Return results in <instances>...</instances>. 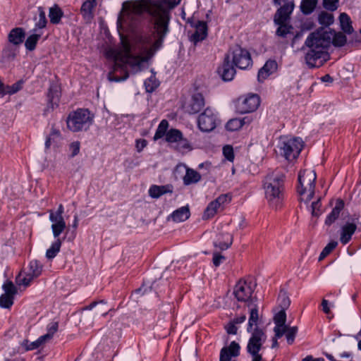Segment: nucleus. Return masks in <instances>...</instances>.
<instances>
[{
    "instance_id": "nucleus-38",
    "label": "nucleus",
    "mask_w": 361,
    "mask_h": 361,
    "mask_svg": "<svg viewBox=\"0 0 361 361\" xmlns=\"http://www.w3.org/2000/svg\"><path fill=\"white\" fill-rule=\"evenodd\" d=\"M319 23L324 26H329L334 22V16L327 11H322L318 16Z\"/></svg>"
},
{
    "instance_id": "nucleus-28",
    "label": "nucleus",
    "mask_w": 361,
    "mask_h": 361,
    "mask_svg": "<svg viewBox=\"0 0 361 361\" xmlns=\"http://www.w3.org/2000/svg\"><path fill=\"white\" fill-rule=\"evenodd\" d=\"M339 20L341 28L344 33L351 35L354 32V29L352 26L351 19L347 13H341L339 16Z\"/></svg>"
},
{
    "instance_id": "nucleus-57",
    "label": "nucleus",
    "mask_w": 361,
    "mask_h": 361,
    "mask_svg": "<svg viewBox=\"0 0 361 361\" xmlns=\"http://www.w3.org/2000/svg\"><path fill=\"white\" fill-rule=\"evenodd\" d=\"M320 199L318 198L317 201L313 202L312 203V216H318L320 214L319 207H320Z\"/></svg>"
},
{
    "instance_id": "nucleus-2",
    "label": "nucleus",
    "mask_w": 361,
    "mask_h": 361,
    "mask_svg": "<svg viewBox=\"0 0 361 361\" xmlns=\"http://www.w3.org/2000/svg\"><path fill=\"white\" fill-rule=\"evenodd\" d=\"M250 308V316L247 327V332L250 333V337L248 340L246 350L251 356V361H266L262 356L264 344L267 339V336L264 329L257 326L259 322L258 306L255 303L248 304Z\"/></svg>"
},
{
    "instance_id": "nucleus-45",
    "label": "nucleus",
    "mask_w": 361,
    "mask_h": 361,
    "mask_svg": "<svg viewBox=\"0 0 361 361\" xmlns=\"http://www.w3.org/2000/svg\"><path fill=\"white\" fill-rule=\"evenodd\" d=\"M59 327V324L56 322H51L47 326V333L42 336V338L45 341V342L48 340H50L54 334L57 331Z\"/></svg>"
},
{
    "instance_id": "nucleus-46",
    "label": "nucleus",
    "mask_w": 361,
    "mask_h": 361,
    "mask_svg": "<svg viewBox=\"0 0 361 361\" xmlns=\"http://www.w3.org/2000/svg\"><path fill=\"white\" fill-rule=\"evenodd\" d=\"M279 305L281 307V310H286L290 304V300L285 292L280 293L278 298Z\"/></svg>"
},
{
    "instance_id": "nucleus-23",
    "label": "nucleus",
    "mask_w": 361,
    "mask_h": 361,
    "mask_svg": "<svg viewBox=\"0 0 361 361\" xmlns=\"http://www.w3.org/2000/svg\"><path fill=\"white\" fill-rule=\"evenodd\" d=\"M343 201L341 200H338L331 212L327 216L325 224L328 226L331 225L340 216V213L343 209Z\"/></svg>"
},
{
    "instance_id": "nucleus-10",
    "label": "nucleus",
    "mask_w": 361,
    "mask_h": 361,
    "mask_svg": "<svg viewBox=\"0 0 361 361\" xmlns=\"http://www.w3.org/2000/svg\"><path fill=\"white\" fill-rule=\"evenodd\" d=\"M64 208L63 204H59L56 212L49 210V220L51 221V230L54 238L59 235L66 228V224L63 216Z\"/></svg>"
},
{
    "instance_id": "nucleus-62",
    "label": "nucleus",
    "mask_w": 361,
    "mask_h": 361,
    "mask_svg": "<svg viewBox=\"0 0 361 361\" xmlns=\"http://www.w3.org/2000/svg\"><path fill=\"white\" fill-rule=\"evenodd\" d=\"M322 310L326 314L330 313V307L328 300L323 299L322 302Z\"/></svg>"
},
{
    "instance_id": "nucleus-7",
    "label": "nucleus",
    "mask_w": 361,
    "mask_h": 361,
    "mask_svg": "<svg viewBox=\"0 0 361 361\" xmlns=\"http://www.w3.org/2000/svg\"><path fill=\"white\" fill-rule=\"evenodd\" d=\"M333 30L320 28L312 32L306 39L305 44L307 47L326 50L331 43Z\"/></svg>"
},
{
    "instance_id": "nucleus-55",
    "label": "nucleus",
    "mask_w": 361,
    "mask_h": 361,
    "mask_svg": "<svg viewBox=\"0 0 361 361\" xmlns=\"http://www.w3.org/2000/svg\"><path fill=\"white\" fill-rule=\"evenodd\" d=\"M225 260V257L218 252H214L213 253L212 262L215 267H219L223 261Z\"/></svg>"
},
{
    "instance_id": "nucleus-61",
    "label": "nucleus",
    "mask_w": 361,
    "mask_h": 361,
    "mask_svg": "<svg viewBox=\"0 0 361 361\" xmlns=\"http://www.w3.org/2000/svg\"><path fill=\"white\" fill-rule=\"evenodd\" d=\"M98 304H101V307L97 310V314H102L105 316L108 313L107 308L105 307V303L103 301H100Z\"/></svg>"
},
{
    "instance_id": "nucleus-17",
    "label": "nucleus",
    "mask_w": 361,
    "mask_h": 361,
    "mask_svg": "<svg viewBox=\"0 0 361 361\" xmlns=\"http://www.w3.org/2000/svg\"><path fill=\"white\" fill-rule=\"evenodd\" d=\"M218 72L224 80L230 81L233 80L235 74V70L230 63V54L226 56L222 66L218 69Z\"/></svg>"
},
{
    "instance_id": "nucleus-9",
    "label": "nucleus",
    "mask_w": 361,
    "mask_h": 361,
    "mask_svg": "<svg viewBox=\"0 0 361 361\" xmlns=\"http://www.w3.org/2000/svg\"><path fill=\"white\" fill-rule=\"evenodd\" d=\"M305 54V60L309 68H319L322 66L330 58L326 50L309 47Z\"/></svg>"
},
{
    "instance_id": "nucleus-18",
    "label": "nucleus",
    "mask_w": 361,
    "mask_h": 361,
    "mask_svg": "<svg viewBox=\"0 0 361 361\" xmlns=\"http://www.w3.org/2000/svg\"><path fill=\"white\" fill-rule=\"evenodd\" d=\"M233 240V234L228 232L220 233L214 241V246L220 250H226L231 246Z\"/></svg>"
},
{
    "instance_id": "nucleus-1",
    "label": "nucleus",
    "mask_w": 361,
    "mask_h": 361,
    "mask_svg": "<svg viewBox=\"0 0 361 361\" xmlns=\"http://www.w3.org/2000/svg\"><path fill=\"white\" fill-rule=\"evenodd\" d=\"M180 1L130 0L123 3L118 23L133 26L146 13L152 17L151 27L149 32L142 34L137 38L133 52L126 41L122 42V49L120 51H107V56L112 57L115 63L113 71L108 74L110 81L119 82L126 80L128 73L123 64H129L140 70L143 64L163 47L164 39L170 30V11L178 5Z\"/></svg>"
},
{
    "instance_id": "nucleus-22",
    "label": "nucleus",
    "mask_w": 361,
    "mask_h": 361,
    "mask_svg": "<svg viewBox=\"0 0 361 361\" xmlns=\"http://www.w3.org/2000/svg\"><path fill=\"white\" fill-rule=\"evenodd\" d=\"M357 229V226L353 223H347L341 228L340 240L343 245L347 244L351 239Z\"/></svg>"
},
{
    "instance_id": "nucleus-34",
    "label": "nucleus",
    "mask_w": 361,
    "mask_h": 361,
    "mask_svg": "<svg viewBox=\"0 0 361 361\" xmlns=\"http://www.w3.org/2000/svg\"><path fill=\"white\" fill-rule=\"evenodd\" d=\"M34 279V276L27 272H20L16 277V282L18 286H23L26 288L30 285V283Z\"/></svg>"
},
{
    "instance_id": "nucleus-54",
    "label": "nucleus",
    "mask_w": 361,
    "mask_h": 361,
    "mask_svg": "<svg viewBox=\"0 0 361 361\" xmlns=\"http://www.w3.org/2000/svg\"><path fill=\"white\" fill-rule=\"evenodd\" d=\"M177 147L179 151L183 152L186 149H190V146L188 141L183 137L177 142Z\"/></svg>"
},
{
    "instance_id": "nucleus-58",
    "label": "nucleus",
    "mask_w": 361,
    "mask_h": 361,
    "mask_svg": "<svg viewBox=\"0 0 361 361\" xmlns=\"http://www.w3.org/2000/svg\"><path fill=\"white\" fill-rule=\"evenodd\" d=\"M226 329L228 334H236L238 331V328L235 326V324L232 321L226 326Z\"/></svg>"
},
{
    "instance_id": "nucleus-43",
    "label": "nucleus",
    "mask_w": 361,
    "mask_h": 361,
    "mask_svg": "<svg viewBox=\"0 0 361 361\" xmlns=\"http://www.w3.org/2000/svg\"><path fill=\"white\" fill-rule=\"evenodd\" d=\"M39 11V19L37 22L35 23V29H37L39 31H41V30L46 27L47 20L46 18L45 12L44 11L43 8L42 7L38 8Z\"/></svg>"
},
{
    "instance_id": "nucleus-53",
    "label": "nucleus",
    "mask_w": 361,
    "mask_h": 361,
    "mask_svg": "<svg viewBox=\"0 0 361 361\" xmlns=\"http://www.w3.org/2000/svg\"><path fill=\"white\" fill-rule=\"evenodd\" d=\"M145 85L147 92H152L159 85L155 79L149 78L145 82Z\"/></svg>"
},
{
    "instance_id": "nucleus-49",
    "label": "nucleus",
    "mask_w": 361,
    "mask_h": 361,
    "mask_svg": "<svg viewBox=\"0 0 361 361\" xmlns=\"http://www.w3.org/2000/svg\"><path fill=\"white\" fill-rule=\"evenodd\" d=\"M2 288L5 291L4 294L13 297L17 293L16 288L11 281H6Z\"/></svg>"
},
{
    "instance_id": "nucleus-64",
    "label": "nucleus",
    "mask_w": 361,
    "mask_h": 361,
    "mask_svg": "<svg viewBox=\"0 0 361 361\" xmlns=\"http://www.w3.org/2000/svg\"><path fill=\"white\" fill-rule=\"evenodd\" d=\"M302 361H324V358H314L312 355H308L303 358Z\"/></svg>"
},
{
    "instance_id": "nucleus-24",
    "label": "nucleus",
    "mask_w": 361,
    "mask_h": 361,
    "mask_svg": "<svg viewBox=\"0 0 361 361\" xmlns=\"http://www.w3.org/2000/svg\"><path fill=\"white\" fill-rule=\"evenodd\" d=\"M25 32L21 27H16L11 30L8 38L9 42L13 45H18L23 42L25 38Z\"/></svg>"
},
{
    "instance_id": "nucleus-59",
    "label": "nucleus",
    "mask_w": 361,
    "mask_h": 361,
    "mask_svg": "<svg viewBox=\"0 0 361 361\" xmlns=\"http://www.w3.org/2000/svg\"><path fill=\"white\" fill-rule=\"evenodd\" d=\"M6 88V92L4 94H13L17 92L20 89V85L18 83L13 85L11 87L7 86Z\"/></svg>"
},
{
    "instance_id": "nucleus-8",
    "label": "nucleus",
    "mask_w": 361,
    "mask_h": 361,
    "mask_svg": "<svg viewBox=\"0 0 361 361\" xmlns=\"http://www.w3.org/2000/svg\"><path fill=\"white\" fill-rule=\"evenodd\" d=\"M254 287L252 283L240 279L234 287L233 295L238 301L246 302L247 305L257 301L255 298L252 297Z\"/></svg>"
},
{
    "instance_id": "nucleus-47",
    "label": "nucleus",
    "mask_w": 361,
    "mask_h": 361,
    "mask_svg": "<svg viewBox=\"0 0 361 361\" xmlns=\"http://www.w3.org/2000/svg\"><path fill=\"white\" fill-rule=\"evenodd\" d=\"M338 245L336 241L330 242L322 251L319 260L321 261L324 259Z\"/></svg>"
},
{
    "instance_id": "nucleus-20",
    "label": "nucleus",
    "mask_w": 361,
    "mask_h": 361,
    "mask_svg": "<svg viewBox=\"0 0 361 361\" xmlns=\"http://www.w3.org/2000/svg\"><path fill=\"white\" fill-rule=\"evenodd\" d=\"M195 31L191 36L194 44L204 39L207 36V25L204 21H198L195 25Z\"/></svg>"
},
{
    "instance_id": "nucleus-6",
    "label": "nucleus",
    "mask_w": 361,
    "mask_h": 361,
    "mask_svg": "<svg viewBox=\"0 0 361 361\" xmlns=\"http://www.w3.org/2000/svg\"><path fill=\"white\" fill-rule=\"evenodd\" d=\"M92 121L93 116L87 109H79L68 115L66 123L70 130L78 132L87 130Z\"/></svg>"
},
{
    "instance_id": "nucleus-26",
    "label": "nucleus",
    "mask_w": 361,
    "mask_h": 361,
    "mask_svg": "<svg viewBox=\"0 0 361 361\" xmlns=\"http://www.w3.org/2000/svg\"><path fill=\"white\" fill-rule=\"evenodd\" d=\"M200 179L201 175L200 173L192 169L186 168V172L183 178V183L185 185L197 183L200 180Z\"/></svg>"
},
{
    "instance_id": "nucleus-4",
    "label": "nucleus",
    "mask_w": 361,
    "mask_h": 361,
    "mask_svg": "<svg viewBox=\"0 0 361 361\" xmlns=\"http://www.w3.org/2000/svg\"><path fill=\"white\" fill-rule=\"evenodd\" d=\"M316 178L314 170L304 169L299 173L298 192L301 201L308 202L313 197Z\"/></svg>"
},
{
    "instance_id": "nucleus-51",
    "label": "nucleus",
    "mask_w": 361,
    "mask_h": 361,
    "mask_svg": "<svg viewBox=\"0 0 361 361\" xmlns=\"http://www.w3.org/2000/svg\"><path fill=\"white\" fill-rule=\"evenodd\" d=\"M223 154L224 157L228 160L232 161L234 159L233 149L230 145H226L223 148Z\"/></svg>"
},
{
    "instance_id": "nucleus-52",
    "label": "nucleus",
    "mask_w": 361,
    "mask_h": 361,
    "mask_svg": "<svg viewBox=\"0 0 361 361\" xmlns=\"http://www.w3.org/2000/svg\"><path fill=\"white\" fill-rule=\"evenodd\" d=\"M276 24L279 25V27L276 30V35L278 36L285 37L290 32V27H288L285 23Z\"/></svg>"
},
{
    "instance_id": "nucleus-14",
    "label": "nucleus",
    "mask_w": 361,
    "mask_h": 361,
    "mask_svg": "<svg viewBox=\"0 0 361 361\" xmlns=\"http://www.w3.org/2000/svg\"><path fill=\"white\" fill-rule=\"evenodd\" d=\"M282 3L283 5L277 11L274 16L276 23H286L294 8V3L291 0H274V4L276 5H281Z\"/></svg>"
},
{
    "instance_id": "nucleus-3",
    "label": "nucleus",
    "mask_w": 361,
    "mask_h": 361,
    "mask_svg": "<svg viewBox=\"0 0 361 361\" xmlns=\"http://www.w3.org/2000/svg\"><path fill=\"white\" fill-rule=\"evenodd\" d=\"M284 175L280 171L269 173L263 182L265 198L270 207L277 208L283 199Z\"/></svg>"
},
{
    "instance_id": "nucleus-60",
    "label": "nucleus",
    "mask_w": 361,
    "mask_h": 361,
    "mask_svg": "<svg viewBox=\"0 0 361 361\" xmlns=\"http://www.w3.org/2000/svg\"><path fill=\"white\" fill-rule=\"evenodd\" d=\"M147 145V141L144 139L138 140L136 142V147L138 152L142 151Z\"/></svg>"
},
{
    "instance_id": "nucleus-32",
    "label": "nucleus",
    "mask_w": 361,
    "mask_h": 361,
    "mask_svg": "<svg viewBox=\"0 0 361 361\" xmlns=\"http://www.w3.org/2000/svg\"><path fill=\"white\" fill-rule=\"evenodd\" d=\"M54 238L56 239L55 241L51 244V247L46 252V257L48 259H52L57 255L62 245L61 239H60L59 237Z\"/></svg>"
},
{
    "instance_id": "nucleus-27",
    "label": "nucleus",
    "mask_w": 361,
    "mask_h": 361,
    "mask_svg": "<svg viewBox=\"0 0 361 361\" xmlns=\"http://www.w3.org/2000/svg\"><path fill=\"white\" fill-rule=\"evenodd\" d=\"M97 5V0L85 1L80 8V11L85 19L90 20L93 18V9Z\"/></svg>"
},
{
    "instance_id": "nucleus-16",
    "label": "nucleus",
    "mask_w": 361,
    "mask_h": 361,
    "mask_svg": "<svg viewBox=\"0 0 361 361\" xmlns=\"http://www.w3.org/2000/svg\"><path fill=\"white\" fill-rule=\"evenodd\" d=\"M204 98L201 93H195L185 104V109L189 114H197L204 106Z\"/></svg>"
},
{
    "instance_id": "nucleus-41",
    "label": "nucleus",
    "mask_w": 361,
    "mask_h": 361,
    "mask_svg": "<svg viewBox=\"0 0 361 361\" xmlns=\"http://www.w3.org/2000/svg\"><path fill=\"white\" fill-rule=\"evenodd\" d=\"M45 343V341L40 336L37 341L30 343L27 340H24L22 345L25 350H32L38 348L40 345Z\"/></svg>"
},
{
    "instance_id": "nucleus-35",
    "label": "nucleus",
    "mask_w": 361,
    "mask_h": 361,
    "mask_svg": "<svg viewBox=\"0 0 361 361\" xmlns=\"http://www.w3.org/2000/svg\"><path fill=\"white\" fill-rule=\"evenodd\" d=\"M318 0H302L300 4L301 11L305 14H310L316 8Z\"/></svg>"
},
{
    "instance_id": "nucleus-33",
    "label": "nucleus",
    "mask_w": 361,
    "mask_h": 361,
    "mask_svg": "<svg viewBox=\"0 0 361 361\" xmlns=\"http://www.w3.org/2000/svg\"><path fill=\"white\" fill-rule=\"evenodd\" d=\"M63 16L62 10L57 5L49 8V17L52 24H59Z\"/></svg>"
},
{
    "instance_id": "nucleus-63",
    "label": "nucleus",
    "mask_w": 361,
    "mask_h": 361,
    "mask_svg": "<svg viewBox=\"0 0 361 361\" xmlns=\"http://www.w3.org/2000/svg\"><path fill=\"white\" fill-rule=\"evenodd\" d=\"M61 135L60 131L54 127L51 128V133L49 136H51V137L53 139V140H55V139L59 138Z\"/></svg>"
},
{
    "instance_id": "nucleus-50",
    "label": "nucleus",
    "mask_w": 361,
    "mask_h": 361,
    "mask_svg": "<svg viewBox=\"0 0 361 361\" xmlns=\"http://www.w3.org/2000/svg\"><path fill=\"white\" fill-rule=\"evenodd\" d=\"M339 0H323L324 7L330 11H334L338 8Z\"/></svg>"
},
{
    "instance_id": "nucleus-5",
    "label": "nucleus",
    "mask_w": 361,
    "mask_h": 361,
    "mask_svg": "<svg viewBox=\"0 0 361 361\" xmlns=\"http://www.w3.org/2000/svg\"><path fill=\"white\" fill-rule=\"evenodd\" d=\"M302 147L301 139L290 136H281L276 152L286 160L292 161L298 157Z\"/></svg>"
},
{
    "instance_id": "nucleus-30",
    "label": "nucleus",
    "mask_w": 361,
    "mask_h": 361,
    "mask_svg": "<svg viewBox=\"0 0 361 361\" xmlns=\"http://www.w3.org/2000/svg\"><path fill=\"white\" fill-rule=\"evenodd\" d=\"M190 210L187 207H183L174 211L171 214V219L176 222H182L190 217Z\"/></svg>"
},
{
    "instance_id": "nucleus-29",
    "label": "nucleus",
    "mask_w": 361,
    "mask_h": 361,
    "mask_svg": "<svg viewBox=\"0 0 361 361\" xmlns=\"http://www.w3.org/2000/svg\"><path fill=\"white\" fill-rule=\"evenodd\" d=\"M173 187L171 185H152L149 190V194L152 197L158 198L161 195L167 192H172Z\"/></svg>"
},
{
    "instance_id": "nucleus-12",
    "label": "nucleus",
    "mask_w": 361,
    "mask_h": 361,
    "mask_svg": "<svg viewBox=\"0 0 361 361\" xmlns=\"http://www.w3.org/2000/svg\"><path fill=\"white\" fill-rule=\"evenodd\" d=\"M260 98L257 94H248L241 97L238 102V111L241 114L251 113L257 109Z\"/></svg>"
},
{
    "instance_id": "nucleus-37",
    "label": "nucleus",
    "mask_w": 361,
    "mask_h": 361,
    "mask_svg": "<svg viewBox=\"0 0 361 361\" xmlns=\"http://www.w3.org/2000/svg\"><path fill=\"white\" fill-rule=\"evenodd\" d=\"M13 44H7L2 51V56L8 61L13 60L18 53V49Z\"/></svg>"
},
{
    "instance_id": "nucleus-21",
    "label": "nucleus",
    "mask_w": 361,
    "mask_h": 361,
    "mask_svg": "<svg viewBox=\"0 0 361 361\" xmlns=\"http://www.w3.org/2000/svg\"><path fill=\"white\" fill-rule=\"evenodd\" d=\"M277 69V63L275 61L269 60L266 62L264 66L258 72V80L264 81Z\"/></svg>"
},
{
    "instance_id": "nucleus-40",
    "label": "nucleus",
    "mask_w": 361,
    "mask_h": 361,
    "mask_svg": "<svg viewBox=\"0 0 361 361\" xmlns=\"http://www.w3.org/2000/svg\"><path fill=\"white\" fill-rule=\"evenodd\" d=\"M298 332L297 326H286L284 328V334H286L287 342L289 345L293 343L295 336Z\"/></svg>"
},
{
    "instance_id": "nucleus-13",
    "label": "nucleus",
    "mask_w": 361,
    "mask_h": 361,
    "mask_svg": "<svg viewBox=\"0 0 361 361\" xmlns=\"http://www.w3.org/2000/svg\"><path fill=\"white\" fill-rule=\"evenodd\" d=\"M216 114L211 109L207 108L198 117V127L202 132H210L216 128Z\"/></svg>"
},
{
    "instance_id": "nucleus-48",
    "label": "nucleus",
    "mask_w": 361,
    "mask_h": 361,
    "mask_svg": "<svg viewBox=\"0 0 361 361\" xmlns=\"http://www.w3.org/2000/svg\"><path fill=\"white\" fill-rule=\"evenodd\" d=\"M13 303V297L2 294L0 296V306L4 308H10Z\"/></svg>"
},
{
    "instance_id": "nucleus-56",
    "label": "nucleus",
    "mask_w": 361,
    "mask_h": 361,
    "mask_svg": "<svg viewBox=\"0 0 361 361\" xmlns=\"http://www.w3.org/2000/svg\"><path fill=\"white\" fill-rule=\"evenodd\" d=\"M80 147V144L78 141L73 142L70 145L69 149L71 152V157H75L79 153Z\"/></svg>"
},
{
    "instance_id": "nucleus-11",
    "label": "nucleus",
    "mask_w": 361,
    "mask_h": 361,
    "mask_svg": "<svg viewBox=\"0 0 361 361\" xmlns=\"http://www.w3.org/2000/svg\"><path fill=\"white\" fill-rule=\"evenodd\" d=\"M229 54L235 66L240 69H245L252 65V61L249 51L238 45L232 48Z\"/></svg>"
},
{
    "instance_id": "nucleus-36",
    "label": "nucleus",
    "mask_w": 361,
    "mask_h": 361,
    "mask_svg": "<svg viewBox=\"0 0 361 361\" xmlns=\"http://www.w3.org/2000/svg\"><path fill=\"white\" fill-rule=\"evenodd\" d=\"M347 42V38L344 32H336L333 30V36L331 43L334 46L341 47H343Z\"/></svg>"
},
{
    "instance_id": "nucleus-25",
    "label": "nucleus",
    "mask_w": 361,
    "mask_h": 361,
    "mask_svg": "<svg viewBox=\"0 0 361 361\" xmlns=\"http://www.w3.org/2000/svg\"><path fill=\"white\" fill-rule=\"evenodd\" d=\"M251 120L247 117L243 118H233L228 121L226 128L229 131H235L240 129L245 124L250 123Z\"/></svg>"
},
{
    "instance_id": "nucleus-19",
    "label": "nucleus",
    "mask_w": 361,
    "mask_h": 361,
    "mask_svg": "<svg viewBox=\"0 0 361 361\" xmlns=\"http://www.w3.org/2000/svg\"><path fill=\"white\" fill-rule=\"evenodd\" d=\"M286 321V314L285 310H281L274 317V322L276 324L274 331L276 337H281L284 334V328Z\"/></svg>"
},
{
    "instance_id": "nucleus-39",
    "label": "nucleus",
    "mask_w": 361,
    "mask_h": 361,
    "mask_svg": "<svg viewBox=\"0 0 361 361\" xmlns=\"http://www.w3.org/2000/svg\"><path fill=\"white\" fill-rule=\"evenodd\" d=\"M42 271V265L38 261L33 260L30 262L28 270L26 272L37 278L41 274Z\"/></svg>"
},
{
    "instance_id": "nucleus-44",
    "label": "nucleus",
    "mask_w": 361,
    "mask_h": 361,
    "mask_svg": "<svg viewBox=\"0 0 361 361\" xmlns=\"http://www.w3.org/2000/svg\"><path fill=\"white\" fill-rule=\"evenodd\" d=\"M168 126V121L166 120H162L157 129V131L154 136V139L157 140L158 139L161 138L164 135H166Z\"/></svg>"
},
{
    "instance_id": "nucleus-15",
    "label": "nucleus",
    "mask_w": 361,
    "mask_h": 361,
    "mask_svg": "<svg viewBox=\"0 0 361 361\" xmlns=\"http://www.w3.org/2000/svg\"><path fill=\"white\" fill-rule=\"evenodd\" d=\"M230 200L231 197L228 195H221L216 200L209 204L204 210L203 218L208 219L213 217L216 214L218 209L221 205L229 202Z\"/></svg>"
},
{
    "instance_id": "nucleus-31",
    "label": "nucleus",
    "mask_w": 361,
    "mask_h": 361,
    "mask_svg": "<svg viewBox=\"0 0 361 361\" xmlns=\"http://www.w3.org/2000/svg\"><path fill=\"white\" fill-rule=\"evenodd\" d=\"M33 31L34 33L30 35L25 42L26 49L30 51H32L35 49L36 44L42 35V32L37 29H34Z\"/></svg>"
},
{
    "instance_id": "nucleus-42",
    "label": "nucleus",
    "mask_w": 361,
    "mask_h": 361,
    "mask_svg": "<svg viewBox=\"0 0 361 361\" xmlns=\"http://www.w3.org/2000/svg\"><path fill=\"white\" fill-rule=\"evenodd\" d=\"M183 137L182 133L177 129H171L166 134V140L169 142H177Z\"/></svg>"
}]
</instances>
